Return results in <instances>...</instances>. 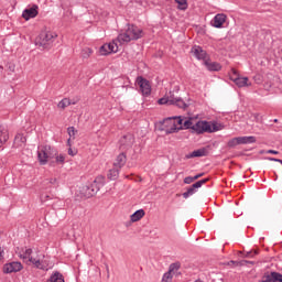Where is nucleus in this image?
<instances>
[{"mask_svg":"<svg viewBox=\"0 0 282 282\" xmlns=\"http://www.w3.org/2000/svg\"><path fill=\"white\" fill-rule=\"evenodd\" d=\"M19 258L26 263V265H32L37 270H43L47 272L52 268L50 260L45 259V254H41L39 248L24 247L18 253Z\"/></svg>","mask_w":282,"mask_h":282,"instance_id":"obj_1","label":"nucleus"},{"mask_svg":"<svg viewBox=\"0 0 282 282\" xmlns=\"http://www.w3.org/2000/svg\"><path fill=\"white\" fill-rule=\"evenodd\" d=\"M144 36V31L133 24H128L126 32L118 35L119 45H124V43H131V41H138Z\"/></svg>","mask_w":282,"mask_h":282,"instance_id":"obj_2","label":"nucleus"},{"mask_svg":"<svg viewBox=\"0 0 282 282\" xmlns=\"http://www.w3.org/2000/svg\"><path fill=\"white\" fill-rule=\"evenodd\" d=\"M56 39H58V35L55 32L43 31L35 39V45L43 50H50V47L54 45Z\"/></svg>","mask_w":282,"mask_h":282,"instance_id":"obj_3","label":"nucleus"},{"mask_svg":"<svg viewBox=\"0 0 282 282\" xmlns=\"http://www.w3.org/2000/svg\"><path fill=\"white\" fill-rule=\"evenodd\" d=\"M193 131L197 133V135H202V133H215L217 131H221V123L217 122H208V121H198L194 123Z\"/></svg>","mask_w":282,"mask_h":282,"instance_id":"obj_4","label":"nucleus"},{"mask_svg":"<svg viewBox=\"0 0 282 282\" xmlns=\"http://www.w3.org/2000/svg\"><path fill=\"white\" fill-rule=\"evenodd\" d=\"M183 119L182 117H169L165 118L162 122V130L165 131V133H177V131H182L184 127L182 126Z\"/></svg>","mask_w":282,"mask_h":282,"instance_id":"obj_5","label":"nucleus"},{"mask_svg":"<svg viewBox=\"0 0 282 282\" xmlns=\"http://www.w3.org/2000/svg\"><path fill=\"white\" fill-rule=\"evenodd\" d=\"M21 270H23V263L19 261H12L2 267L3 274H15L17 272H21Z\"/></svg>","mask_w":282,"mask_h":282,"instance_id":"obj_6","label":"nucleus"},{"mask_svg":"<svg viewBox=\"0 0 282 282\" xmlns=\"http://www.w3.org/2000/svg\"><path fill=\"white\" fill-rule=\"evenodd\" d=\"M36 17H39V7L36 4L28 7L22 12V19L24 21H30V19H36Z\"/></svg>","mask_w":282,"mask_h":282,"instance_id":"obj_7","label":"nucleus"},{"mask_svg":"<svg viewBox=\"0 0 282 282\" xmlns=\"http://www.w3.org/2000/svg\"><path fill=\"white\" fill-rule=\"evenodd\" d=\"M37 160L42 166L47 164V160H50V147H41L37 149Z\"/></svg>","mask_w":282,"mask_h":282,"instance_id":"obj_8","label":"nucleus"},{"mask_svg":"<svg viewBox=\"0 0 282 282\" xmlns=\"http://www.w3.org/2000/svg\"><path fill=\"white\" fill-rule=\"evenodd\" d=\"M231 72L234 75H231L230 78L237 87H250L251 84L248 83V77L239 76L236 69H232Z\"/></svg>","mask_w":282,"mask_h":282,"instance_id":"obj_9","label":"nucleus"},{"mask_svg":"<svg viewBox=\"0 0 282 282\" xmlns=\"http://www.w3.org/2000/svg\"><path fill=\"white\" fill-rule=\"evenodd\" d=\"M137 83L143 96H151V84H149V80L138 77Z\"/></svg>","mask_w":282,"mask_h":282,"instance_id":"obj_10","label":"nucleus"},{"mask_svg":"<svg viewBox=\"0 0 282 282\" xmlns=\"http://www.w3.org/2000/svg\"><path fill=\"white\" fill-rule=\"evenodd\" d=\"M119 142L120 145L123 147V149H131V147H133V143L135 142V138L133 137V134L128 133L123 135Z\"/></svg>","mask_w":282,"mask_h":282,"instance_id":"obj_11","label":"nucleus"},{"mask_svg":"<svg viewBox=\"0 0 282 282\" xmlns=\"http://www.w3.org/2000/svg\"><path fill=\"white\" fill-rule=\"evenodd\" d=\"M226 19H227L226 14L218 13L214 17L210 23L213 28H217V29L224 28V24L226 23Z\"/></svg>","mask_w":282,"mask_h":282,"instance_id":"obj_12","label":"nucleus"},{"mask_svg":"<svg viewBox=\"0 0 282 282\" xmlns=\"http://www.w3.org/2000/svg\"><path fill=\"white\" fill-rule=\"evenodd\" d=\"M192 53L194 54L195 58H197L198 61H204V63H206L208 54L206 53V51H204V48H202V46H193Z\"/></svg>","mask_w":282,"mask_h":282,"instance_id":"obj_13","label":"nucleus"},{"mask_svg":"<svg viewBox=\"0 0 282 282\" xmlns=\"http://www.w3.org/2000/svg\"><path fill=\"white\" fill-rule=\"evenodd\" d=\"M206 155H208V150H206L205 148H202L187 154L186 158L187 160H191V158H206Z\"/></svg>","mask_w":282,"mask_h":282,"instance_id":"obj_14","label":"nucleus"},{"mask_svg":"<svg viewBox=\"0 0 282 282\" xmlns=\"http://www.w3.org/2000/svg\"><path fill=\"white\" fill-rule=\"evenodd\" d=\"M126 164H127V154L122 152L116 158L113 162V166H116L117 169H122V166H124Z\"/></svg>","mask_w":282,"mask_h":282,"instance_id":"obj_15","label":"nucleus"},{"mask_svg":"<svg viewBox=\"0 0 282 282\" xmlns=\"http://www.w3.org/2000/svg\"><path fill=\"white\" fill-rule=\"evenodd\" d=\"M204 65L207 67L208 72H220L221 70V64L217 62H210V61H205Z\"/></svg>","mask_w":282,"mask_h":282,"instance_id":"obj_16","label":"nucleus"},{"mask_svg":"<svg viewBox=\"0 0 282 282\" xmlns=\"http://www.w3.org/2000/svg\"><path fill=\"white\" fill-rule=\"evenodd\" d=\"M118 43H120L118 41V36H117V39L112 40L111 42L106 43L109 54H117V52L119 50Z\"/></svg>","mask_w":282,"mask_h":282,"instance_id":"obj_17","label":"nucleus"},{"mask_svg":"<svg viewBox=\"0 0 282 282\" xmlns=\"http://www.w3.org/2000/svg\"><path fill=\"white\" fill-rule=\"evenodd\" d=\"M9 135H8V129H6L3 126H0V149L8 142Z\"/></svg>","mask_w":282,"mask_h":282,"instance_id":"obj_18","label":"nucleus"},{"mask_svg":"<svg viewBox=\"0 0 282 282\" xmlns=\"http://www.w3.org/2000/svg\"><path fill=\"white\" fill-rule=\"evenodd\" d=\"M48 282H65V278L58 271H55L51 274Z\"/></svg>","mask_w":282,"mask_h":282,"instance_id":"obj_19","label":"nucleus"},{"mask_svg":"<svg viewBox=\"0 0 282 282\" xmlns=\"http://www.w3.org/2000/svg\"><path fill=\"white\" fill-rule=\"evenodd\" d=\"M172 105H175L180 109H186V107H188V104L182 98H172Z\"/></svg>","mask_w":282,"mask_h":282,"instance_id":"obj_20","label":"nucleus"},{"mask_svg":"<svg viewBox=\"0 0 282 282\" xmlns=\"http://www.w3.org/2000/svg\"><path fill=\"white\" fill-rule=\"evenodd\" d=\"M142 217H144V209H138L130 216V219L131 221L135 223V221H140Z\"/></svg>","mask_w":282,"mask_h":282,"instance_id":"obj_21","label":"nucleus"},{"mask_svg":"<svg viewBox=\"0 0 282 282\" xmlns=\"http://www.w3.org/2000/svg\"><path fill=\"white\" fill-rule=\"evenodd\" d=\"M69 105H76V102H72V99L69 98H64L57 104V107L58 109H67Z\"/></svg>","mask_w":282,"mask_h":282,"instance_id":"obj_22","label":"nucleus"},{"mask_svg":"<svg viewBox=\"0 0 282 282\" xmlns=\"http://www.w3.org/2000/svg\"><path fill=\"white\" fill-rule=\"evenodd\" d=\"M240 144H254L257 142L256 137H239Z\"/></svg>","mask_w":282,"mask_h":282,"instance_id":"obj_23","label":"nucleus"},{"mask_svg":"<svg viewBox=\"0 0 282 282\" xmlns=\"http://www.w3.org/2000/svg\"><path fill=\"white\" fill-rule=\"evenodd\" d=\"M67 133L69 135V138L67 140V144H68V147H72V140L76 139V129L74 127H68Z\"/></svg>","mask_w":282,"mask_h":282,"instance_id":"obj_24","label":"nucleus"},{"mask_svg":"<svg viewBox=\"0 0 282 282\" xmlns=\"http://www.w3.org/2000/svg\"><path fill=\"white\" fill-rule=\"evenodd\" d=\"M120 175V167L113 166L108 173L109 180H118V176Z\"/></svg>","mask_w":282,"mask_h":282,"instance_id":"obj_25","label":"nucleus"},{"mask_svg":"<svg viewBox=\"0 0 282 282\" xmlns=\"http://www.w3.org/2000/svg\"><path fill=\"white\" fill-rule=\"evenodd\" d=\"M182 127L183 129H192L193 131V128L195 127V123H193V120L192 119H182Z\"/></svg>","mask_w":282,"mask_h":282,"instance_id":"obj_26","label":"nucleus"},{"mask_svg":"<svg viewBox=\"0 0 282 282\" xmlns=\"http://www.w3.org/2000/svg\"><path fill=\"white\" fill-rule=\"evenodd\" d=\"M91 54H94V50H91V48H89V47L83 48V50H82V53H80L82 58H84V59L89 58V57L91 56Z\"/></svg>","mask_w":282,"mask_h":282,"instance_id":"obj_27","label":"nucleus"},{"mask_svg":"<svg viewBox=\"0 0 282 282\" xmlns=\"http://www.w3.org/2000/svg\"><path fill=\"white\" fill-rule=\"evenodd\" d=\"M195 193H197V189L192 185L191 187L187 188L185 193H183V197L184 199H188V197H191L192 195H195Z\"/></svg>","mask_w":282,"mask_h":282,"instance_id":"obj_28","label":"nucleus"},{"mask_svg":"<svg viewBox=\"0 0 282 282\" xmlns=\"http://www.w3.org/2000/svg\"><path fill=\"white\" fill-rule=\"evenodd\" d=\"M177 3L178 10H187L188 2L186 0H174Z\"/></svg>","mask_w":282,"mask_h":282,"instance_id":"obj_29","label":"nucleus"},{"mask_svg":"<svg viewBox=\"0 0 282 282\" xmlns=\"http://www.w3.org/2000/svg\"><path fill=\"white\" fill-rule=\"evenodd\" d=\"M99 56H109V48L107 47V43L101 45L98 51Z\"/></svg>","mask_w":282,"mask_h":282,"instance_id":"obj_30","label":"nucleus"},{"mask_svg":"<svg viewBox=\"0 0 282 282\" xmlns=\"http://www.w3.org/2000/svg\"><path fill=\"white\" fill-rule=\"evenodd\" d=\"M159 105H173V98L163 97L158 100Z\"/></svg>","mask_w":282,"mask_h":282,"instance_id":"obj_31","label":"nucleus"},{"mask_svg":"<svg viewBox=\"0 0 282 282\" xmlns=\"http://www.w3.org/2000/svg\"><path fill=\"white\" fill-rule=\"evenodd\" d=\"M207 182H208V178H204V180L197 181L192 186L194 189L197 191V188H202V186H204V184H206Z\"/></svg>","mask_w":282,"mask_h":282,"instance_id":"obj_32","label":"nucleus"},{"mask_svg":"<svg viewBox=\"0 0 282 282\" xmlns=\"http://www.w3.org/2000/svg\"><path fill=\"white\" fill-rule=\"evenodd\" d=\"M238 144H241L239 141V137H236L228 141V147H230V148L238 147Z\"/></svg>","mask_w":282,"mask_h":282,"instance_id":"obj_33","label":"nucleus"},{"mask_svg":"<svg viewBox=\"0 0 282 282\" xmlns=\"http://www.w3.org/2000/svg\"><path fill=\"white\" fill-rule=\"evenodd\" d=\"M172 281H173V273H171V271H167L166 273H164L162 278V282H172Z\"/></svg>","mask_w":282,"mask_h":282,"instance_id":"obj_34","label":"nucleus"},{"mask_svg":"<svg viewBox=\"0 0 282 282\" xmlns=\"http://www.w3.org/2000/svg\"><path fill=\"white\" fill-rule=\"evenodd\" d=\"M177 270H180V262L172 263L170 265L169 272L174 274L175 272H177Z\"/></svg>","mask_w":282,"mask_h":282,"instance_id":"obj_35","label":"nucleus"},{"mask_svg":"<svg viewBox=\"0 0 282 282\" xmlns=\"http://www.w3.org/2000/svg\"><path fill=\"white\" fill-rule=\"evenodd\" d=\"M14 69H17V65H14L12 62H9L7 64V72H9V74H14Z\"/></svg>","mask_w":282,"mask_h":282,"instance_id":"obj_36","label":"nucleus"},{"mask_svg":"<svg viewBox=\"0 0 282 282\" xmlns=\"http://www.w3.org/2000/svg\"><path fill=\"white\" fill-rule=\"evenodd\" d=\"M57 164H65V155L64 154H58L56 158H55Z\"/></svg>","mask_w":282,"mask_h":282,"instance_id":"obj_37","label":"nucleus"},{"mask_svg":"<svg viewBox=\"0 0 282 282\" xmlns=\"http://www.w3.org/2000/svg\"><path fill=\"white\" fill-rule=\"evenodd\" d=\"M195 182L194 176H187L184 178V184H193Z\"/></svg>","mask_w":282,"mask_h":282,"instance_id":"obj_38","label":"nucleus"},{"mask_svg":"<svg viewBox=\"0 0 282 282\" xmlns=\"http://www.w3.org/2000/svg\"><path fill=\"white\" fill-rule=\"evenodd\" d=\"M44 184H51L52 186H55L56 184V178H46L44 181Z\"/></svg>","mask_w":282,"mask_h":282,"instance_id":"obj_39","label":"nucleus"},{"mask_svg":"<svg viewBox=\"0 0 282 282\" xmlns=\"http://www.w3.org/2000/svg\"><path fill=\"white\" fill-rule=\"evenodd\" d=\"M261 153H268V154H272V155H279V151L275 150H263L261 151Z\"/></svg>","mask_w":282,"mask_h":282,"instance_id":"obj_40","label":"nucleus"},{"mask_svg":"<svg viewBox=\"0 0 282 282\" xmlns=\"http://www.w3.org/2000/svg\"><path fill=\"white\" fill-rule=\"evenodd\" d=\"M22 142V143H24L25 142V138L23 137V134H18L17 137H15V142Z\"/></svg>","mask_w":282,"mask_h":282,"instance_id":"obj_41","label":"nucleus"},{"mask_svg":"<svg viewBox=\"0 0 282 282\" xmlns=\"http://www.w3.org/2000/svg\"><path fill=\"white\" fill-rule=\"evenodd\" d=\"M267 160H268L269 162H281V159H274V158H272V156H268Z\"/></svg>","mask_w":282,"mask_h":282,"instance_id":"obj_42","label":"nucleus"},{"mask_svg":"<svg viewBox=\"0 0 282 282\" xmlns=\"http://www.w3.org/2000/svg\"><path fill=\"white\" fill-rule=\"evenodd\" d=\"M98 191H100V187H98L96 191L91 189V193H89L88 195H90V197H93V195H96V193H98Z\"/></svg>","mask_w":282,"mask_h":282,"instance_id":"obj_43","label":"nucleus"},{"mask_svg":"<svg viewBox=\"0 0 282 282\" xmlns=\"http://www.w3.org/2000/svg\"><path fill=\"white\" fill-rule=\"evenodd\" d=\"M203 176H204V173H200V174H196L193 177H194V181H195V180H199V177H203Z\"/></svg>","mask_w":282,"mask_h":282,"instance_id":"obj_44","label":"nucleus"},{"mask_svg":"<svg viewBox=\"0 0 282 282\" xmlns=\"http://www.w3.org/2000/svg\"><path fill=\"white\" fill-rule=\"evenodd\" d=\"M98 182H105V178L104 177H97L95 180V184H98Z\"/></svg>","mask_w":282,"mask_h":282,"instance_id":"obj_45","label":"nucleus"},{"mask_svg":"<svg viewBox=\"0 0 282 282\" xmlns=\"http://www.w3.org/2000/svg\"><path fill=\"white\" fill-rule=\"evenodd\" d=\"M0 261H3V250L0 247Z\"/></svg>","mask_w":282,"mask_h":282,"instance_id":"obj_46","label":"nucleus"},{"mask_svg":"<svg viewBox=\"0 0 282 282\" xmlns=\"http://www.w3.org/2000/svg\"><path fill=\"white\" fill-rule=\"evenodd\" d=\"M68 155H75L72 149L68 150Z\"/></svg>","mask_w":282,"mask_h":282,"instance_id":"obj_47","label":"nucleus"},{"mask_svg":"<svg viewBox=\"0 0 282 282\" xmlns=\"http://www.w3.org/2000/svg\"><path fill=\"white\" fill-rule=\"evenodd\" d=\"M195 282H204V281H202V280H196Z\"/></svg>","mask_w":282,"mask_h":282,"instance_id":"obj_48","label":"nucleus"},{"mask_svg":"<svg viewBox=\"0 0 282 282\" xmlns=\"http://www.w3.org/2000/svg\"><path fill=\"white\" fill-rule=\"evenodd\" d=\"M72 102H75V105H76L77 101L76 100H72Z\"/></svg>","mask_w":282,"mask_h":282,"instance_id":"obj_49","label":"nucleus"},{"mask_svg":"<svg viewBox=\"0 0 282 282\" xmlns=\"http://www.w3.org/2000/svg\"><path fill=\"white\" fill-rule=\"evenodd\" d=\"M274 122H279V120H278V119H274Z\"/></svg>","mask_w":282,"mask_h":282,"instance_id":"obj_50","label":"nucleus"},{"mask_svg":"<svg viewBox=\"0 0 282 282\" xmlns=\"http://www.w3.org/2000/svg\"><path fill=\"white\" fill-rule=\"evenodd\" d=\"M280 164H282V160L278 161Z\"/></svg>","mask_w":282,"mask_h":282,"instance_id":"obj_51","label":"nucleus"}]
</instances>
